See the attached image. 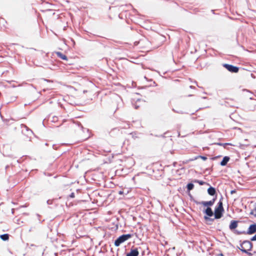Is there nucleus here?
<instances>
[{
    "mask_svg": "<svg viewBox=\"0 0 256 256\" xmlns=\"http://www.w3.org/2000/svg\"><path fill=\"white\" fill-rule=\"evenodd\" d=\"M224 66L228 71L232 72H237L238 71V68L236 66H233L228 64H224Z\"/></svg>",
    "mask_w": 256,
    "mask_h": 256,
    "instance_id": "obj_4",
    "label": "nucleus"
},
{
    "mask_svg": "<svg viewBox=\"0 0 256 256\" xmlns=\"http://www.w3.org/2000/svg\"><path fill=\"white\" fill-rule=\"evenodd\" d=\"M144 78L145 79L147 80V78H146V76H144Z\"/></svg>",
    "mask_w": 256,
    "mask_h": 256,
    "instance_id": "obj_28",
    "label": "nucleus"
},
{
    "mask_svg": "<svg viewBox=\"0 0 256 256\" xmlns=\"http://www.w3.org/2000/svg\"><path fill=\"white\" fill-rule=\"evenodd\" d=\"M230 158L228 156H224L220 162V165L222 166H226Z\"/></svg>",
    "mask_w": 256,
    "mask_h": 256,
    "instance_id": "obj_10",
    "label": "nucleus"
},
{
    "mask_svg": "<svg viewBox=\"0 0 256 256\" xmlns=\"http://www.w3.org/2000/svg\"><path fill=\"white\" fill-rule=\"evenodd\" d=\"M197 182L200 184V185H203L204 182L201 181V180H197Z\"/></svg>",
    "mask_w": 256,
    "mask_h": 256,
    "instance_id": "obj_19",
    "label": "nucleus"
},
{
    "mask_svg": "<svg viewBox=\"0 0 256 256\" xmlns=\"http://www.w3.org/2000/svg\"><path fill=\"white\" fill-rule=\"evenodd\" d=\"M256 232V224H252L250 226L248 234H251Z\"/></svg>",
    "mask_w": 256,
    "mask_h": 256,
    "instance_id": "obj_7",
    "label": "nucleus"
},
{
    "mask_svg": "<svg viewBox=\"0 0 256 256\" xmlns=\"http://www.w3.org/2000/svg\"><path fill=\"white\" fill-rule=\"evenodd\" d=\"M238 226V222L236 221L232 220L230 224V228L231 230H232L236 228Z\"/></svg>",
    "mask_w": 256,
    "mask_h": 256,
    "instance_id": "obj_9",
    "label": "nucleus"
},
{
    "mask_svg": "<svg viewBox=\"0 0 256 256\" xmlns=\"http://www.w3.org/2000/svg\"><path fill=\"white\" fill-rule=\"evenodd\" d=\"M244 247L246 248V252H248V250H250L252 248V244L249 241H244L242 242Z\"/></svg>",
    "mask_w": 256,
    "mask_h": 256,
    "instance_id": "obj_6",
    "label": "nucleus"
},
{
    "mask_svg": "<svg viewBox=\"0 0 256 256\" xmlns=\"http://www.w3.org/2000/svg\"><path fill=\"white\" fill-rule=\"evenodd\" d=\"M251 214L254 215L255 217H256V204L254 206V208L251 211Z\"/></svg>",
    "mask_w": 256,
    "mask_h": 256,
    "instance_id": "obj_17",
    "label": "nucleus"
},
{
    "mask_svg": "<svg viewBox=\"0 0 256 256\" xmlns=\"http://www.w3.org/2000/svg\"><path fill=\"white\" fill-rule=\"evenodd\" d=\"M194 187V185L192 183H190L187 185V188L188 190H192Z\"/></svg>",
    "mask_w": 256,
    "mask_h": 256,
    "instance_id": "obj_16",
    "label": "nucleus"
},
{
    "mask_svg": "<svg viewBox=\"0 0 256 256\" xmlns=\"http://www.w3.org/2000/svg\"><path fill=\"white\" fill-rule=\"evenodd\" d=\"M204 218H205L206 219L208 218V217H206V216H204Z\"/></svg>",
    "mask_w": 256,
    "mask_h": 256,
    "instance_id": "obj_27",
    "label": "nucleus"
},
{
    "mask_svg": "<svg viewBox=\"0 0 256 256\" xmlns=\"http://www.w3.org/2000/svg\"><path fill=\"white\" fill-rule=\"evenodd\" d=\"M78 126H80L82 127V126L81 125V124L78 123Z\"/></svg>",
    "mask_w": 256,
    "mask_h": 256,
    "instance_id": "obj_24",
    "label": "nucleus"
},
{
    "mask_svg": "<svg viewBox=\"0 0 256 256\" xmlns=\"http://www.w3.org/2000/svg\"><path fill=\"white\" fill-rule=\"evenodd\" d=\"M208 194L210 196H214L216 193L215 189L212 187H210L208 190Z\"/></svg>",
    "mask_w": 256,
    "mask_h": 256,
    "instance_id": "obj_14",
    "label": "nucleus"
},
{
    "mask_svg": "<svg viewBox=\"0 0 256 256\" xmlns=\"http://www.w3.org/2000/svg\"><path fill=\"white\" fill-rule=\"evenodd\" d=\"M224 211L222 202H218V206L214 210V216L216 218H220L222 216V212Z\"/></svg>",
    "mask_w": 256,
    "mask_h": 256,
    "instance_id": "obj_2",
    "label": "nucleus"
},
{
    "mask_svg": "<svg viewBox=\"0 0 256 256\" xmlns=\"http://www.w3.org/2000/svg\"><path fill=\"white\" fill-rule=\"evenodd\" d=\"M14 209H12V214L14 213Z\"/></svg>",
    "mask_w": 256,
    "mask_h": 256,
    "instance_id": "obj_26",
    "label": "nucleus"
},
{
    "mask_svg": "<svg viewBox=\"0 0 256 256\" xmlns=\"http://www.w3.org/2000/svg\"><path fill=\"white\" fill-rule=\"evenodd\" d=\"M221 256H224L222 254H221Z\"/></svg>",
    "mask_w": 256,
    "mask_h": 256,
    "instance_id": "obj_31",
    "label": "nucleus"
},
{
    "mask_svg": "<svg viewBox=\"0 0 256 256\" xmlns=\"http://www.w3.org/2000/svg\"><path fill=\"white\" fill-rule=\"evenodd\" d=\"M214 202V200H210V201H208V202L202 201V202H200V204H202L203 206H212V205H213Z\"/></svg>",
    "mask_w": 256,
    "mask_h": 256,
    "instance_id": "obj_8",
    "label": "nucleus"
},
{
    "mask_svg": "<svg viewBox=\"0 0 256 256\" xmlns=\"http://www.w3.org/2000/svg\"><path fill=\"white\" fill-rule=\"evenodd\" d=\"M46 203L48 204H52V200H47Z\"/></svg>",
    "mask_w": 256,
    "mask_h": 256,
    "instance_id": "obj_20",
    "label": "nucleus"
},
{
    "mask_svg": "<svg viewBox=\"0 0 256 256\" xmlns=\"http://www.w3.org/2000/svg\"><path fill=\"white\" fill-rule=\"evenodd\" d=\"M132 236V234H124L120 236L115 240L114 246H120L122 243L126 241L128 239L131 238Z\"/></svg>",
    "mask_w": 256,
    "mask_h": 256,
    "instance_id": "obj_1",
    "label": "nucleus"
},
{
    "mask_svg": "<svg viewBox=\"0 0 256 256\" xmlns=\"http://www.w3.org/2000/svg\"><path fill=\"white\" fill-rule=\"evenodd\" d=\"M240 250H242V252H244V253H246V254H248L249 255H250L251 254L250 253V252H246V248L244 246H243V244L242 243V244L240 245V247L239 248Z\"/></svg>",
    "mask_w": 256,
    "mask_h": 256,
    "instance_id": "obj_15",
    "label": "nucleus"
},
{
    "mask_svg": "<svg viewBox=\"0 0 256 256\" xmlns=\"http://www.w3.org/2000/svg\"><path fill=\"white\" fill-rule=\"evenodd\" d=\"M205 213L208 216H212L213 215V212L210 208H207L205 210Z\"/></svg>",
    "mask_w": 256,
    "mask_h": 256,
    "instance_id": "obj_12",
    "label": "nucleus"
},
{
    "mask_svg": "<svg viewBox=\"0 0 256 256\" xmlns=\"http://www.w3.org/2000/svg\"><path fill=\"white\" fill-rule=\"evenodd\" d=\"M139 108V106L137 105L136 104H134V108L136 109H138Z\"/></svg>",
    "mask_w": 256,
    "mask_h": 256,
    "instance_id": "obj_22",
    "label": "nucleus"
},
{
    "mask_svg": "<svg viewBox=\"0 0 256 256\" xmlns=\"http://www.w3.org/2000/svg\"><path fill=\"white\" fill-rule=\"evenodd\" d=\"M70 196L72 198H74V192L71 193L70 194Z\"/></svg>",
    "mask_w": 256,
    "mask_h": 256,
    "instance_id": "obj_21",
    "label": "nucleus"
},
{
    "mask_svg": "<svg viewBox=\"0 0 256 256\" xmlns=\"http://www.w3.org/2000/svg\"><path fill=\"white\" fill-rule=\"evenodd\" d=\"M201 158H202V159L204 160H205L207 159V158L205 156H201Z\"/></svg>",
    "mask_w": 256,
    "mask_h": 256,
    "instance_id": "obj_23",
    "label": "nucleus"
},
{
    "mask_svg": "<svg viewBox=\"0 0 256 256\" xmlns=\"http://www.w3.org/2000/svg\"><path fill=\"white\" fill-rule=\"evenodd\" d=\"M22 128V132L23 134L26 136L28 137H30L33 134L32 131L26 125L22 124L20 125Z\"/></svg>",
    "mask_w": 256,
    "mask_h": 256,
    "instance_id": "obj_3",
    "label": "nucleus"
},
{
    "mask_svg": "<svg viewBox=\"0 0 256 256\" xmlns=\"http://www.w3.org/2000/svg\"><path fill=\"white\" fill-rule=\"evenodd\" d=\"M139 252L137 248H131L130 252L127 253L126 256H138Z\"/></svg>",
    "mask_w": 256,
    "mask_h": 256,
    "instance_id": "obj_5",
    "label": "nucleus"
},
{
    "mask_svg": "<svg viewBox=\"0 0 256 256\" xmlns=\"http://www.w3.org/2000/svg\"><path fill=\"white\" fill-rule=\"evenodd\" d=\"M56 54L58 58H62L63 60H68L67 56L60 52H57Z\"/></svg>",
    "mask_w": 256,
    "mask_h": 256,
    "instance_id": "obj_13",
    "label": "nucleus"
},
{
    "mask_svg": "<svg viewBox=\"0 0 256 256\" xmlns=\"http://www.w3.org/2000/svg\"><path fill=\"white\" fill-rule=\"evenodd\" d=\"M175 164H176V162H174V165L175 166Z\"/></svg>",
    "mask_w": 256,
    "mask_h": 256,
    "instance_id": "obj_29",
    "label": "nucleus"
},
{
    "mask_svg": "<svg viewBox=\"0 0 256 256\" xmlns=\"http://www.w3.org/2000/svg\"><path fill=\"white\" fill-rule=\"evenodd\" d=\"M234 192H234V190H232V191L231 192V193H232H232H234Z\"/></svg>",
    "mask_w": 256,
    "mask_h": 256,
    "instance_id": "obj_25",
    "label": "nucleus"
},
{
    "mask_svg": "<svg viewBox=\"0 0 256 256\" xmlns=\"http://www.w3.org/2000/svg\"><path fill=\"white\" fill-rule=\"evenodd\" d=\"M251 240L252 241H255L256 240V234L251 238Z\"/></svg>",
    "mask_w": 256,
    "mask_h": 256,
    "instance_id": "obj_18",
    "label": "nucleus"
},
{
    "mask_svg": "<svg viewBox=\"0 0 256 256\" xmlns=\"http://www.w3.org/2000/svg\"><path fill=\"white\" fill-rule=\"evenodd\" d=\"M190 88H193L192 86H190Z\"/></svg>",
    "mask_w": 256,
    "mask_h": 256,
    "instance_id": "obj_30",
    "label": "nucleus"
},
{
    "mask_svg": "<svg viewBox=\"0 0 256 256\" xmlns=\"http://www.w3.org/2000/svg\"><path fill=\"white\" fill-rule=\"evenodd\" d=\"M9 237L10 235L8 234H4L0 236V238L4 241L8 240Z\"/></svg>",
    "mask_w": 256,
    "mask_h": 256,
    "instance_id": "obj_11",
    "label": "nucleus"
}]
</instances>
